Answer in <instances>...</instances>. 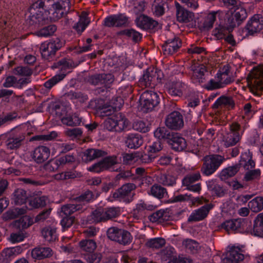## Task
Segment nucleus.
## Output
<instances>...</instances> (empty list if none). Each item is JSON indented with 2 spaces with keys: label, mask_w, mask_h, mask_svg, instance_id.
<instances>
[{
  "label": "nucleus",
  "mask_w": 263,
  "mask_h": 263,
  "mask_svg": "<svg viewBox=\"0 0 263 263\" xmlns=\"http://www.w3.org/2000/svg\"><path fill=\"white\" fill-rule=\"evenodd\" d=\"M243 259L244 255L241 250L238 247H232L223 259V263H239Z\"/></svg>",
  "instance_id": "412c9836"
},
{
  "label": "nucleus",
  "mask_w": 263,
  "mask_h": 263,
  "mask_svg": "<svg viewBox=\"0 0 263 263\" xmlns=\"http://www.w3.org/2000/svg\"><path fill=\"white\" fill-rule=\"evenodd\" d=\"M170 139L171 145L173 149L180 152L186 147L187 144L185 140L178 134H173Z\"/></svg>",
  "instance_id": "bb28decb"
},
{
  "label": "nucleus",
  "mask_w": 263,
  "mask_h": 263,
  "mask_svg": "<svg viewBox=\"0 0 263 263\" xmlns=\"http://www.w3.org/2000/svg\"><path fill=\"white\" fill-rule=\"evenodd\" d=\"M175 4L176 9L177 20L178 22L188 23L193 20L194 17L193 13L185 9L177 2H175Z\"/></svg>",
  "instance_id": "4be33fe9"
},
{
  "label": "nucleus",
  "mask_w": 263,
  "mask_h": 263,
  "mask_svg": "<svg viewBox=\"0 0 263 263\" xmlns=\"http://www.w3.org/2000/svg\"><path fill=\"white\" fill-rule=\"evenodd\" d=\"M167 88L171 95L180 97L187 89V86L181 81L171 82L167 84Z\"/></svg>",
  "instance_id": "393cba45"
},
{
  "label": "nucleus",
  "mask_w": 263,
  "mask_h": 263,
  "mask_svg": "<svg viewBox=\"0 0 263 263\" xmlns=\"http://www.w3.org/2000/svg\"><path fill=\"white\" fill-rule=\"evenodd\" d=\"M136 185L134 183H128L122 185L110 196V201L119 200L129 202L133 200Z\"/></svg>",
  "instance_id": "0eeeda50"
},
{
  "label": "nucleus",
  "mask_w": 263,
  "mask_h": 263,
  "mask_svg": "<svg viewBox=\"0 0 263 263\" xmlns=\"http://www.w3.org/2000/svg\"><path fill=\"white\" fill-rule=\"evenodd\" d=\"M186 249L192 253H195L199 248V244L192 239H186L183 242Z\"/></svg>",
  "instance_id": "052dcab7"
},
{
  "label": "nucleus",
  "mask_w": 263,
  "mask_h": 263,
  "mask_svg": "<svg viewBox=\"0 0 263 263\" xmlns=\"http://www.w3.org/2000/svg\"><path fill=\"white\" fill-rule=\"evenodd\" d=\"M213 208V205L210 203L194 210L189 217L187 221L189 222H195L202 220L207 217L210 211Z\"/></svg>",
  "instance_id": "a211bd4d"
},
{
  "label": "nucleus",
  "mask_w": 263,
  "mask_h": 263,
  "mask_svg": "<svg viewBox=\"0 0 263 263\" xmlns=\"http://www.w3.org/2000/svg\"><path fill=\"white\" fill-rule=\"evenodd\" d=\"M42 234L45 239L48 242H52L57 239L56 229L46 227L42 231Z\"/></svg>",
  "instance_id": "a18cd8bd"
},
{
  "label": "nucleus",
  "mask_w": 263,
  "mask_h": 263,
  "mask_svg": "<svg viewBox=\"0 0 263 263\" xmlns=\"http://www.w3.org/2000/svg\"><path fill=\"white\" fill-rule=\"evenodd\" d=\"M89 23V21L88 20L87 15L86 13L83 12L80 16L79 21L73 26V28L78 33H81Z\"/></svg>",
  "instance_id": "ea45409f"
},
{
  "label": "nucleus",
  "mask_w": 263,
  "mask_h": 263,
  "mask_svg": "<svg viewBox=\"0 0 263 263\" xmlns=\"http://www.w3.org/2000/svg\"><path fill=\"white\" fill-rule=\"evenodd\" d=\"M63 45L64 42L59 38L51 40L49 42L42 43L40 48L42 57L45 59L49 60Z\"/></svg>",
  "instance_id": "4468645a"
},
{
  "label": "nucleus",
  "mask_w": 263,
  "mask_h": 263,
  "mask_svg": "<svg viewBox=\"0 0 263 263\" xmlns=\"http://www.w3.org/2000/svg\"><path fill=\"white\" fill-rule=\"evenodd\" d=\"M82 205L80 204H67L61 207V214L62 216H69L74 212L81 210Z\"/></svg>",
  "instance_id": "58836bf2"
},
{
  "label": "nucleus",
  "mask_w": 263,
  "mask_h": 263,
  "mask_svg": "<svg viewBox=\"0 0 263 263\" xmlns=\"http://www.w3.org/2000/svg\"><path fill=\"white\" fill-rule=\"evenodd\" d=\"M27 198L26 191L22 189H17L13 194L12 199L15 204L25 203Z\"/></svg>",
  "instance_id": "a19ab883"
},
{
  "label": "nucleus",
  "mask_w": 263,
  "mask_h": 263,
  "mask_svg": "<svg viewBox=\"0 0 263 263\" xmlns=\"http://www.w3.org/2000/svg\"><path fill=\"white\" fill-rule=\"evenodd\" d=\"M215 108L221 106H225L228 108H233L234 106V102L232 98L226 96L219 97L213 104Z\"/></svg>",
  "instance_id": "37998d69"
},
{
  "label": "nucleus",
  "mask_w": 263,
  "mask_h": 263,
  "mask_svg": "<svg viewBox=\"0 0 263 263\" xmlns=\"http://www.w3.org/2000/svg\"><path fill=\"white\" fill-rule=\"evenodd\" d=\"M76 66L77 64L70 59H63L54 63L52 66V68H59L61 72L47 81L44 84V86L48 89H50L65 77L67 70L74 68Z\"/></svg>",
  "instance_id": "f03ea898"
},
{
  "label": "nucleus",
  "mask_w": 263,
  "mask_h": 263,
  "mask_svg": "<svg viewBox=\"0 0 263 263\" xmlns=\"http://www.w3.org/2000/svg\"><path fill=\"white\" fill-rule=\"evenodd\" d=\"M62 123L69 126H77L81 124L82 118L77 114H66L61 119Z\"/></svg>",
  "instance_id": "473e14b6"
},
{
  "label": "nucleus",
  "mask_w": 263,
  "mask_h": 263,
  "mask_svg": "<svg viewBox=\"0 0 263 263\" xmlns=\"http://www.w3.org/2000/svg\"><path fill=\"white\" fill-rule=\"evenodd\" d=\"M5 144L9 151H15L21 148L26 142L27 134L20 128H13L4 134Z\"/></svg>",
  "instance_id": "f257e3e1"
},
{
  "label": "nucleus",
  "mask_w": 263,
  "mask_h": 263,
  "mask_svg": "<svg viewBox=\"0 0 263 263\" xmlns=\"http://www.w3.org/2000/svg\"><path fill=\"white\" fill-rule=\"evenodd\" d=\"M101 162L105 171L110 168L118 163L117 158L115 156L106 157L101 160Z\"/></svg>",
  "instance_id": "338daca9"
},
{
  "label": "nucleus",
  "mask_w": 263,
  "mask_h": 263,
  "mask_svg": "<svg viewBox=\"0 0 263 263\" xmlns=\"http://www.w3.org/2000/svg\"><path fill=\"white\" fill-rule=\"evenodd\" d=\"M181 46V42L177 37L167 40L162 46L163 53L165 55H171L178 51Z\"/></svg>",
  "instance_id": "f3484780"
},
{
  "label": "nucleus",
  "mask_w": 263,
  "mask_h": 263,
  "mask_svg": "<svg viewBox=\"0 0 263 263\" xmlns=\"http://www.w3.org/2000/svg\"><path fill=\"white\" fill-rule=\"evenodd\" d=\"M121 33L131 38L134 42L139 41L142 37L141 34L134 29H126L122 31Z\"/></svg>",
  "instance_id": "774afa93"
},
{
  "label": "nucleus",
  "mask_w": 263,
  "mask_h": 263,
  "mask_svg": "<svg viewBox=\"0 0 263 263\" xmlns=\"http://www.w3.org/2000/svg\"><path fill=\"white\" fill-rule=\"evenodd\" d=\"M106 220L112 219L118 217L121 214L120 209L119 207H111L104 209Z\"/></svg>",
  "instance_id": "4d7b16f0"
},
{
  "label": "nucleus",
  "mask_w": 263,
  "mask_h": 263,
  "mask_svg": "<svg viewBox=\"0 0 263 263\" xmlns=\"http://www.w3.org/2000/svg\"><path fill=\"white\" fill-rule=\"evenodd\" d=\"M107 235L111 240L124 246L130 244L133 240V237L128 231L117 227L109 228Z\"/></svg>",
  "instance_id": "9b49d317"
},
{
  "label": "nucleus",
  "mask_w": 263,
  "mask_h": 263,
  "mask_svg": "<svg viewBox=\"0 0 263 263\" xmlns=\"http://www.w3.org/2000/svg\"><path fill=\"white\" fill-rule=\"evenodd\" d=\"M23 251L22 247L18 246L15 247L5 249L3 253L5 254L6 257H10L12 256H16L20 254Z\"/></svg>",
  "instance_id": "69168bd1"
},
{
  "label": "nucleus",
  "mask_w": 263,
  "mask_h": 263,
  "mask_svg": "<svg viewBox=\"0 0 263 263\" xmlns=\"http://www.w3.org/2000/svg\"><path fill=\"white\" fill-rule=\"evenodd\" d=\"M151 194L159 199L164 197L167 195L166 190L161 186L155 184L151 189Z\"/></svg>",
  "instance_id": "8fccbe9b"
},
{
  "label": "nucleus",
  "mask_w": 263,
  "mask_h": 263,
  "mask_svg": "<svg viewBox=\"0 0 263 263\" xmlns=\"http://www.w3.org/2000/svg\"><path fill=\"white\" fill-rule=\"evenodd\" d=\"M48 201L47 196L35 197L29 200V205L33 208H38L45 206Z\"/></svg>",
  "instance_id": "de8ad7c7"
},
{
  "label": "nucleus",
  "mask_w": 263,
  "mask_h": 263,
  "mask_svg": "<svg viewBox=\"0 0 263 263\" xmlns=\"http://www.w3.org/2000/svg\"><path fill=\"white\" fill-rule=\"evenodd\" d=\"M106 155V153L101 149H87L83 152L82 159L84 162H88L96 158L104 156Z\"/></svg>",
  "instance_id": "cd10ccee"
},
{
  "label": "nucleus",
  "mask_w": 263,
  "mask_h": 263,
  "mask_svg": "<svg viewBox=\"0 0 263 263\" xmlns=\"http://www.w3.org/2000/svg\"><path fill=\"white\" fill-rule=\"evenodd\" d=\"M167 213L163 210H159L149 216V219L153 222H162L167 219Z\"/></svg>",
  "instance_id": "3c124183"
},
{
  "label": "nucleus",
  "mask_w": 263,
  "mask_h": 263,
  "mask_svg": "<svg viewBox=\"0 0 263 263\" xmlns=\"http://www.w3.org/2000/svg\"><path fill=\"white\" fill-rule=\"evenodd\" d=\"M125 143L126 146L129 148H137L142 144L143 140L140 135L132 134L126 137Z\"/></svg>",
  "instance_id": "72a5a7b5"
},
{
  "label": "nucleus",
  "mask_w": 263,
  "mask_h": 263,
  "mask_svg": "<svg viewBox=\"0 0 263 263\" xmlns=\"http://www.w3.org/2000/svg\"><path fill=\"white\" fill-rule=\"evenodd\" d=\"M117 106H112L111 105L105 103L102 100L98 101L96 106L98 112L101 116H111L115 111Z\"/></svg>",
  "instance_id": "c756f323"
},
{
  "label": "nucleus",
  "mask_w": 263,
  "mask_h": 263,
  "mask_svg": "<svg viewBox=\"0 0 263 263\" xmlns=\"http://www.w3.org/2000/svg\"><path fill=\"white\" fill-rule=\"evenodd\" d=\"M33 221L30 216L25 215L15 222V225L19 229H26L32 224Z\"/></svg>",
  "instance_id": "603ef678"
},
{
  "label": "nucleus",
  "mask_w": 263,
  "mask_h": 263,
  "mask_svg": "<svg viewBox=\"0 0 263 263\" xmlns=\"http://www.w3.org/2000/svg\"><path fill=\"white\" fill-rule=\"evenodd\" d=\"M52 255V250L48 247L35 248L31 252L32 257L35 259H42L49 257Z\"/></svg>",
  "instance_id": "7c9ffc66"
},
{
  "label": "nucleus",
  "mask_w": 263,
  "mask_h": 263,
  "mask_svg": "<svg viewBox=\"0 0 263 263\" xmlns=\"http://www.w3.org/2000/svg\"><path fill=\"white\" fill-rule=\"evenodd\" d=\"M83 257L87 263H99L102 259L100 253H83Z\"/></svg>",
  "instance_id": "5fc2aeb1"
},
{
  "label": "nucleus",
  "mask_w": 263,
  "mask_h": 263,
  "mask_svg": "<svg viewBox=\"0 0 263 263\" xmlns=\"http://www.w3.org/2000/svg\"><path fill=\"white\" fill-rule=\"evenodd\" d=\"M79 247L85 253H91L96 250L97 244L92 239H84L80 241Z\"/></svg>",
  "instance_id": "c9c22d12"
},
{
  "label": "nucleus",
  "mask_w": 263,
  "mask_h": 263,
  "mask_svg": "<svg viewBox=\"0 0 263 263\" xmlns=\"http://www.w3.org/2000/svg\"><path fill=\"white\" fill-rule=\"evenodd\" d=\"M216 12L210 13L204 18L202 27L204 29H209L211 28L216 20Z\"/></svg>",
  "instance_id": "6e6d98bb"
},
{
  "label": "nucleus",
  "mask_w": 263,
  "mask_h": 263,
  "mask_svg": "<svg viewBox=\"0 0 263 263\" xmlns=\"http://www.w3.org/2000/svg\"><path fill=\"white\" fill-rule=\"evenodd\" d=\"M165 244L164 239L160 237L152 238L147 240L145 243L147 248L152 250H157L162 248Z\"/></svg>",
  "instance_id": "79ce46f5"
},
{
  "label": "nucleus",
  "mask_w": 263,
  "mask_h": 263,
  "mask_svg": "<svg viewBox=\"0 0 263 263\" xmlns=\"http://www.w3.org/2000/svg\"><path fill=\"white\" fill-rule=\"evenodd\" d=\"M243 177V180L246 181H252L255 180H258L260 177V171L259 169L253 170H248Z\"/></svg>",
  "instance_id": "13d9d810"
},
{
  "label": "nucleus",
  "mask_w": 263,
  "mask_h": 263,
  "mask_svg": "<svg viewBox=\"0 0 263 263\" xmlns=\"http://www.w3.org/2000/svg\"><path fill=\"white\" fill-rule=\"evenodd\" d=\"M230 73V66L224 65L216 74L214 79L211 80L205 85L208 90H213L224 87L233 81Z\"/></svg>",
  "instance_id": "7ed1b4c3"
},
{
  "label": "nucleus",
  "mask_w": 263,
  "mask_h": 263,
  "mask_svg": "<svg viewBox=\"0 0 263 263\" xmlns=\"http://www.w3.org/2000/svg\"><path fill=\"white\" fill-rule=\"evenodd\" d=\"M45 6L44 0L36 2L32 5L29 9L31 19L35 23L43 24L48 20V15L50 12L48 11H44L43 8Z\"/></svg>",
  "instance_id": "f8f14e48"
},
{
  "label": "nucleus",
  "mask_w": 263,
  "mask_h": 263,
  "mask_svg": "<svg viewBox=\"0 0 263 263\" xmlns=\"http://www.w3.org/2000/svg\"><path fill=\"white\" fill-rule=\"evenodd\" d=\"M229 132L223 135L222 141L226 147L236 145L241 139L244 131L242 126L238 122H234L230 125Z\"/></svg>",
  "instance_id": "39448f33"
},
{
  "label": "nucleus",
  "mask_w": 263,
  "mask_h": 263,
  "mask_svg": "<svg viewBox=\"0 0 263 263\" xmlns=\"http://www.w3.org/2000/svg\"><path fill=\"white\" fill-rule=\"evenodd\" d=\"M168 4L166 0H155L152 5V11L154 14L157 16L163 15Z\"/></svg>",
  "instance_id": "f704fd0d"
},
{
  "label": "nucleus",
  "mask_w": 263,
  "mask_h": 263,
  "mask_svg": "<svg viewBox=\"0 0 263 263\" xmlns=\"http://www.w3.org/2000/svg\"><path fill=\"white\" fill-rule=\"evenodd\" d=\"M52 8L48 11L50 14L48 20L55 22L64 16L69 12L70 8L69 0H53Z\"/></svg>",
  "instance_id": "423d86ee"
},
{
  "label": "nucleus",
  "mask_w": 263,
  "mask_h": 263,
  "mask_svg": "<svg viewBox=\"0 0 263 263\" xmlns=\"http://www.w3.org/2000/svg\"><path fill=\"white\" fill-rule=\"evenodd\" d=\"M128 18L122 14L113 15L107 17L104 20V25L107 27H120L127 23Z\"/></svg>",
  "instance_id": "5701e85b"
},
{
  "label": "nucleus",
  "mask_w": 263,
  "mask_h": 263,
  "mask_svg": "<svg viewBox=\"0 0 263 263\" xmlns=\"http://www.w3.org/2000/svg\"><path fill=\"white\" fill-rule=\"evenodd\" d=\"M163 77L161 70L155 68H148L144 72L139 82L142 86L154 87L160 82Z\"/></svg>",
  "instance_id": "9d476101"
},
{
  "label": "nucleus",
  "mask_w": 263,
  "mask_h": 263,
  "mask_svg": "<svg viewBox=\"0 0 263 263\" xmlns=\"http://www.w3.org/2000/svg\"><path fill=\"white\" fill-rule=\"evenodd\" d=\"M240 165L246 170H250L255 167V162L253 160L252 154L249 151L241 154Z\"/></svg>",
  "instance_id": "c85d7f7f"
},
{
  "label": "nucleus",
  "mask_w": 263,
  "mask_h": 263,
  "mask_svg": "<svg viewBox=\"0 0 263 263\" xmlns=\"http://www.w3.org/2000/svg\"><path fill=\"white\" fill-rule=\"evenodd\" d=\"M137 24L143 29H152L158 25L157 22L145 15L140 16L137 20Z\"/></svg>",
  "instance_id": "2f4dec72"
},
{
  "label": "nucleus",
  "mask_w": 263,
  "mask_h": 263,
  "mask_svg": "<svg viewBox=\"0 0 263 263\" xmlns=\"http://www.w3.org/2000/svg\"><path fill=\"white\" fill-rule=\"evenodd\" d=\"M13 73L17 76L30 77L33 73V70L28 66H20L14 68Z\"/></svg>",
  "instance_id": "864d4df0"
},
{
  "label": "nucleus",
  "mask_w": 263,
  "mask_h": 263,
  "mask_svg": "<svg viewBox=\"0 0 263 263\" xmlns=\"http://www.w3.org/2000/svg\"><path fill=\"white\" fill-rule=\"evenodd\" d=\"M224 160V158L219 155L206 156L203 158L204 163L201 169L202 173L206 176L212 175Z\"/></svg>",
  "instance_id": "1a4fd4ad"
},
{
  "label": "nucleus",
  "mask_w": 263,
  "mask_h": 263,
  "mask_svg": "<svg viewBox=\"0 0 263 263\" xmlns=\"http://www.w3.org/2000/svg\"><path fill=\"white\" fill-rule=\"evenodd\" d=\"M249 35L259 32L263 29V17L260 14H255L248 22L246 27Z\"/></svg>",
  "instance_id": "dca6fc26"
},
{
  "label": "nucleus",
  "mask_w": 263,
  "mask_h": 263,
  "mask_svg": "<svg viewBox=\"0 0 263 263\" xmlns=\"http://www.w3.org/2000/svg\"><path fill=\"white\" fill-rule=\"evenodd\" d=\"M128 125L127 119L121 113H117L108 117L104 122V127L109 131L121 132Z\"/></svg>",
  "instance_id": "6e6552de"
},
{
  "label": "nucleus",
  "mask_w": 263,
  "mask_h": 263,
  "mask_svg": "<svg viewBox=\"0 0 263 263\" xmlns=\"http://www.w3.org/2000/svg\"><path fill=\"white\" fill-rule=\"evenodd\" d=\"M154 136L159 139H170L172 135L164 127H158L154 132Z\"/></svg>",
  "instance_id": "e2e57ef3"
},
{
  "label": "nucleus",
  "mask_w": 263,
  "mask_h": 263,
  "mask_svg": "<svg viewBox=\"0 0 263 263\" xmlns=\"http://www.w3.org/2000/svg\"><path fill=\"white\" fill-rule=\"evenodd\" d=\"M50 149L46 146H40L35 148L32 158L37 163H42L49 157Z\"/></svg>",
  "instance_id": "a878e982"
},
{
  "label": "nucleus",
  "mask_w": 263,
  "mask_h": 263,
  "mask_svg": "<svg viewBox=\"0 0 263 263\" xmlns=\"http://www.w3.org/2000/svg\"><path fill=\"white\" fill-rule=\"evenodd\" d=\"M105 215L104 209L100 208L93 211L90 215L92 222H100L107 221Z\"/></svg>",
  "instance_id": "49530a36"
},
{
  "label": "nucleus",
  "mask_w": 263,
  "mask_h": 263,
  "mask_svg": "<svg viewBox=\"0 0 263 263\" xmlns=\"http://www.w3.org/2000/svg\"><path fill=\"white\" fill-rule=\"evenodd\" d=\"M57 29L55 25H51L41 29L36 32V34L39 36H47L53 34Z\"/></svg>",
  "instance_id": "bf43d9fd"
},
{
  "label": "nucleus",
  "mask_w": 263,
  "mask_h": 263,
  "mask_svg": "<svg viewBox=\"0 0 263 263\" xmlns=\"http://www.w3.org/2000/svg\"><path fill=\"white\" fill-rule=\"evenodd\" d=\"M250 91L256 96H259L263 89V68H254L247 78Z\"/></svg>",
  "instance_id": "20e7f679"
},
{
  "label": "nucleus",
  "mask_w": 263,
  "mask_h": 263,
  "mask_svg": "<svg viewBox=\"0 0 263 263\" xmlns=\"http://www.w3.org/2000/svg\"><path fill=\"white\" fill-rule=\"evenodd\" d=\"M201 178L199 172L188 175L182 180L183 185H189V184H193L194 182L199 180Z\"/></svg>",
  "instance_id": "0e129e2a"
},
{
  "label": "nucleus",
  "mask_w": 263,
  "mask_h": 263,
  "mask_svg": "<svg viewBox=\"0 0 263 263\" xmlns=\"http://www.w3.org/2000/svg\"><path fill=\"white\" fill-rule=\"evenodd\" d=\"M229 33V29L223 26H219L213 30L214 35L218 40L224 38Z\"/></svg>",
  "instance_id": "680f3d73"
},
{
  "label": "nucleus",
  "mask_w": 263,
  "mask_h": 263,
  "mask_svg": "<svg viewBox=\"0 0 263 263\" xmlns=\"http://www.w3.org/2000/svg\"><path fill=\"white\" fill-rule=\"evenodd\" d=\"M239 168V165L236 164L222 170L220 174V178L222 180H226L228 178L234 176L238 172Z\"/></svg>",
  "instance_id": "4c0bfd02"
},
{
  "label": "nucleus",
  "mask_w": 263,
  "mask_h": 263,
  "mask_svg": "<svg viewBox=\"0 0 263 263\" xmlns=\"http://www.w3.org/2000/svg\"><path fill=\"white\" fill-rule=\"evenodd\" d=\"M165 124L170 129L179 130L184 125L183 116L178 111H173L167 116L165 118Z\"/></svg>",
  "instance_id": "2eb2a0df"
},
{
  "label": "nucleus",
  "mask_w": 263,
  "mask_h": 263,
  "mask_svg": "<svg viewBox=\"0 0 263 263\" xmlns=\"http://www.w3.org/2000/svg\"><path fill=\"white\" fill-rule=\"evenodd\" d=\"M140 102L141 110L146 112L152 110L159 104V98L156 92L145 91L141 95Z\"/></svg>",
  "instance_id": "ddd939ff"
},
{
  "label": "nucleus",
  "mask_w": 263,
  "mask_h": 263,
  "mask_svg": "<svg viewBox=\"0 0 263 263\" xmlns=\"http://www.w3.org/2000/svg\"><path fill=\"white\" fill-rule=\"evenodd\" d=\"M192 71L191 79L194 83H202L205 80V74L207 73L206 67L203 65H193L191 66Z\"/></svg>",
  "instance_id": "6ab92c4d"
},
{
  "label": "nucleus",
  "mask_w": 263,
  "mask_h": 263,
  "mask_svg": "<svg viewBox=\"0 0 263 263\" xmlns=\"http://www.w3.org/2000/svg\"><path fill=\"white\" fill-rule=\"evenodd\" d=\"M242 115L239 119L238 123L242 126V130L244 131L248 126V122L254 114V109L252 108L250 103L245 104L243 107Z\"/></svg>",
  "instance_id": "b1692460"
},
{
  "label": "nucleus",
  "mask_w": 263,
  "mask_h": 263,
  "mask_svg": "<svg viewBox=\"0 0 263 263\" xmlns=\"http://www.w3.org/2000/svg\"><path fill=\"white\" fill-rule=\"evenodd\" d=\"M249 208L254 212H258L263 209V197H256L248 203Z\"/></svg>",
  "instance_id": "c03bdc74"
},
{
  "label": "nucleus",
  "mask_w": 263,
  "mask_h": 263,
  "mask_svg": "<svg viewBox=\"0 0 263 263\" xmlns=\"http://www.w3.org/2000/svg\"><path fill=\"white\" fill-rule=\"evenodd\" d=\"M245 221L242 219H236L226 220L222 223L220 228L224 229L229 233L234 231H241L243 230Z\"/></svg>",
  "instance_id": "aec40b11"
},
{
  "label": "nucleus",
  "mask_w": 263,
  "mask_h": 263,
  "mask_svg": "<svg viewBox=\"0 0 263 263\" xmlns=\"http://www.w3.org/2000/svg\"><path fill=\"white\" fill-rule=\"evenodd\" d=\"M157 181L165 186H173L176 183V178L169 174H161L157 177Z\"/></svg>",
  "instance_id": "09e8293b"
},
{
  "label": "nucleus",
  "mask_w": 263,
  "mask_h": 263,
  "mask_svg": "<svg viewBox=\"0 0 263 263\" xmlns=\"http://www.w3.org/2000/svg\"><path fill=\"white\" fill-rule=\"evenodd\" d=\"M163 259L165 260L168 258V261L167 263H192L191 259L185 257H177L173 256L172 254V252L170 250H166L165 251Z\"/></svg>",
  "instance_id": "e433bc0d"
}]
</instances>
